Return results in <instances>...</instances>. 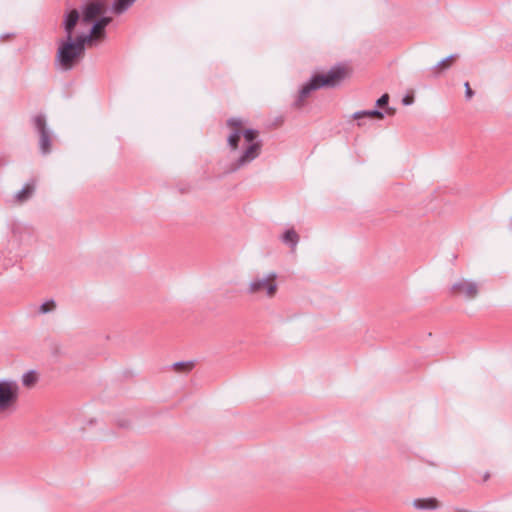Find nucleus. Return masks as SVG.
<instances>
[{
	"mask_svg": "<svg viewBox=\"0 0 512 512\" xmlns=\"http://www.w3.org/2000/svg\"><path fill=\"white\" fill-rule=\"evenodd\" d=\"M346 77V69L342 65L333 66L327 73L315 74L299 90L294 105L300 108L310 93L320 88H334L341 84Z\"/></svg>",
	"mask_w": 512,
	"mask_h": 512,
	"instance_id": "1",
	"label": "nucleus"
},
{
	"mask_svg": "<svg viewBox=\"0 0 512 512\" xmlns=\"http://www.w3.org/2000/svg\"><path fill=\"white\" fill-rule=\"evenodd\" d=\"M138 0H112L107 8L103 0H91L81 8V21L83 23H91L97 17L102 16L107 10L115 15L121 16L128 12Z\"/></svg>",
	"mask_w": 512,
	"mask_h": 512,
	"instance_id": "2",
	"label": "nucleus"
},
{
	"mask_svg": "<svg viewBox=\"0 0 512 512\" xmlns=\"http://www.w3.org/2000/svg\"><path fill=\"white\" fill-rule=\"evenodd\" d=\"M258 134V131L252 128L241 129V135L244 138L246 146L242 153L230 163L228 172H236L259 157L262 149V141L258 139Z\"/></svg>",
	"mask_w": 512,
	"mask_h": 512,
	"instance_id": "3",
	"label": "nucleus"
},
{
	"mask_svg": "<svg viewBox=\"0 0 512 512\" xmlns=\"http://www.w3.org/2000/svg\"><path fill=\"white\" fill-rule=\"evenodd\" d=\"M84 53L72 42V39L65 38L59 42L56 63L61 70L69 71L74 68Z\"/></svg>",
	"mask_w": 512,
	"mask_h": 512,
	"instance_id": "4",
	"label": "nucleus"
},
{
	"mask_svg": "<svg viewBox=\"0 0 512 512\" xmlns=\"http://www.w3.org/2000/svg\"><path fill=\"white\" fill-rule=\"evenodd\" d=\"M277 290V274L270 272L263 276L257 275L253 277L248 285L247 293L259 294L263 292L268 298H273Z\"/></svg>",
	"mask_w": 512,
	"mask_h": 512,
	"instance_id": "5",
	"label": "nucleus"
},
{
	"mask_svg": "<svg viewBox=\"0 0 512 512\" xmlns=\"http://www.w3.org/2000/svg\"><path fill=\"white\" fill-rule=\"evenodd\" d=\"M31 123L39 136V149L41 154L47 155L51 152L53 133L48 127L46 115L39 113L31 117Z\"/></svg>",
	"mask_w": 512,
	"mask_h": 512,
	"instance_id": "6",
	"label": "nucleus"
},
{
	"mask_svg": "<svg viewBox=\"0 0 512 512\" xmlns=\"http://www.w3.org/2000/svg\"><path fill=\"white\" fill-rule=\"evenodd\" d=\"M19 385L12 380H0V411L11 407L18 399Z\"/></svg>",
	"mask_w": 512,
	"mask_h": 512,
	"instance_id": "7",
	"label": "nucleus"
},
{
	"mask_svg": "<svg viewBox=\"0 0 512 512\" xmlns=\"http://www.w3.org/2000/svg\"><path fill=\"white\" fill-rule=\"evenodd\" d=\"M36 191V181L34 179L29 180L23 186V188L14 194L12 203L21 205L30 200Z\"/></svg>",
	"mask_w": 512,
	"mask_h": 512,
	"instance_id": "8",
	"label": "nucleus"
},
{
	"mask_svg": "<svg viewBox=\"0 0 512 512\" xmlns=\"http://www.w3.org/2000/svg\"><path fill=\"white\" fill-rule=\"evenodd\" d=\"M455 293L463 294L466 298L473 299L478 294V286L475 282L468 280H459L452 285Z\"/></svg>",
	"mask_w": 512,
	"mask_h": 512,
	"instance_id": "9",
	"label": "nucleus"
},
{
	"mask_svg": "<svg viewBox=\"0 0 512 512\" xmlns=\"http://www.w3.org/2000/svg\"><path fill=\"white\" fill-rule=\"evenodd\" d=\"M412 506L418 511H436L442 507V503L436 497L416 498Z\"/></svg>",
	"mask_w": 512,
	"mask_h": 512,
	"instance_id": "10",
	"label": "nucleus"
},
{
	"mask_svg": "<svg viewBox=\"0 0 512 512\" xmlns=\"http://www.w3.org/2000/svg\"><path fill=\"white\" fill-rule=\"evenodd\" d=\"M79 20H80V15H79L78 10H76V9H72L65 14L64 20H63V28L66 33L65 38L72 39V35L74 32L75 26L77 25Z\"/></svg>",
	"mask_w": 512,
	"mask_h": 512,
	"instance_id": "11",
	"label": "nucleus"
},
{
	"mask_svg": "<svg viewBox=\"0 0 512 512\" xmlns=\"http://www.w3.org/2000/svg\"><path fill=\"white\" fill-rule=\"evenodd\" d=\"M112 17L110 16H100L96 20L92 21L91 31L92 34H95L99 40L105 38V28L112 22Z\"/></svg>",
	"mask_w": 512,
	"mask_h": 512,
	"instance_id": "12",
	"label": "nucleus"
},
{
	"mask_svg": "<svg viewBox=\"0 0 512 512\" xmlns=\"http://www.w3.org/2000/svg\"><path fill=\"white\" fill-rule=\"evenodd\" d=\"M98 37L95 34H92L90 30L88 34H80L75 38L72 36V42L84 53L86 45H92L96 41H98Z\"/></svg>",
	"mask_w": 512,
	"mask_h": 512,
	"instance_id": "13",
	"label": "nucleus"
},
{
	"mask_svg": "<svg viewBox=\"0 0 512 512\" xmlns=\"http://www.w3.org/2000/svg\"><path fill=\"white\" fill-rule=\"evenodd\" d=\"M241 129H234L227 137V144L231 152H235L239 148V142L241 140Z\"/></svg>",
	"mask_w": 512,
	"mask_h": 512,
	"instance_id": "14",
	"label": "nucleus"
},
{
	"mask_svg": "<svg viewBox=\"0 0 512 512\" xmlns=\"http://www.w3.org/2000/svg\"><path fill=\"white\" fill-rule=\"evenodd\" d=\"M281 240L294 250L299 242V235L294 229H288L283 233Z\"/></svg>",
	"mask_w": 512,
	"mask_h": 512,
	"instance_id": "15",
	"label": "nucleus"
},
{
	"mask_svg": "<svg viewBox=\"0 0 512 512\" xmlns=\"http://www.w3.org/2000/svg\"><path fill=\"white\" fill-rule=\"evenodd\" d=\"M352 117L356 120H360L364 117H375V118H378V119H383L384 118V113L378 109H372V110H362V111H357L355 112Z\"/></svg>",
	"mask_w": 512,
	"mask_h": 512,
	"instance_id": "16",
	"label": "nucleus"
},
{
	"mask_svg": "<svg viewBox=\"0 0 512 512\" xmlns=\"http://www.w3.org/2000/svg\"><path fill=\"white\" fill-rule=\"evenodd\" d=\"M38 380L37 373L34 370H29L25 372L22 376V384L25 387H32L36 384Z\"/></svg>",
	"mask_w": 512,
	"mask_h": 512,
	"instance_id": "17",
	"label": "nucleus"
},
{
	"mask_svg": "<svg viewBox=\"0 0 512 512\" xmlns=\"http://www.w3.org/2000/svg\"><path fill=\"white\" fill-rule=\"evenodd\" d=\"M456 57V55H450L444 59H442L440 62H438L433 68H432V73L434 76H438L439 75V70L440 69H446L448 68V62L451 61L452 59H454Z\"/></svg>",
	"mask_w": 512,
	"mask_h": 512,
	"instance_id": "18",
	"label": "nucleus"
},
{
	"mask_svg": "<svg viewBox=\"0 0 512 512\" xmlns=\"http://www.w3.org/2000/svg\"><path fill=\"white\" fill-rule=\"evenodd\" d=\"M49 350H50L51 354L55 357H59V356L63 355L62 345L60 344V342H58L56 340H50Z\"/></svg>",
	"mask_w": 512,
	"mask_h": 512,
	"instance_id": "19",
	"label": "nucleus"
},
{
	"mask_svg": "<svg viewBox=\"0 0 512 512\" xmlns=\"http://www.w3.org/2000/svg\"><path fill=\"white\" fill-rule=\"evenodd\" d=\"M172 367L178 371V372H182V371H190L193 367H194V363L192 361H180V362H176L172 365Z\"/></svg>",
	"mask_w": 512,
	"mask_h": 512,
	"instance_id": "20",
	"label": "nucleus"
},
{
	"mask_svg": "<svg viewBox=\"0 0 512 512\" xmlns=\"http://www.w3.org/2000/svg\"><path fill=\"white\" fill-rule=\"evenodd\" d=\"M56 307L55 301L53 299L47 300L46 302L42 303L39 307V313L40 314H47L51 311H53Z\"/></svg>",
	"mask_w": 512,
	"mask_h": 512,
	"instance_id": "21",
	"label": "nucleus"
},
{
	"mask_svg": "<svg viewBox=\"0 0 512 512\" xmlns=\"http://www.w3.org/2000/svg\"><path fill=\"white\" fill-rule=\"evenodd\" d=\"M227 126L234 129H242L243 121L241 118L238 117H231L226 122Z\"/></svg>",
	"mask_w": 512,
	"mask_h": 512,
	"instance_id": "22",
	"label": "nucleus"
},
{
	"mask_svg": "<svg viewBox=\"0 0 512 512\" xmlns=\"http://www.w3.org/2000/svg\"><path fill=\"white\" fill-rule=\"evenodd\" d=\"M388 102H389V95L387 93H385L376 101V106L382 108V107L387 106Z\"/></svg>",
	"mask_w": 512,
	"mask_h": 512,
	"instance_id": "23",
	"label": "nucleus"
},
{
	"mask_svg": "<svg viewBox=\"0 0 512 512\" xmlns=\"http://www.w3.org/2000/svg\"><path fill=\"white\" fill-rule=\"evenodd\" d=\"M464 87H465V97L467 100H470L474 95V91L471 89L468 82L464 83Z\"/></svg>",
	"mask_w": 512,
	"mask_h": 512,
	"instance_id": "24",
	"label": "nucleus"
},
{
	"mask_svg": "<svg viewBox=\"0 0 512 512\" xmlns=\"http://www.w3.org/2000/svg\"><path fill=\"white\" fill-rule=\"evenodd\" d=\"M414 102L413 96L406 95L402 98V104L405 106L411 105Z\"/></svg>",
	"mask_w": 512,
	"mask_h": 512,
	"instance_id": "25",
	"label": "nucleus"
},
{
	"mask_svg": "<svg viewBox=\"0 0 512 512\" xmlns=\"http://www.w3.org/2000/svg\"><path fill=\"white\" fill-rule=\"evenodd\" d=\"M394 111H395V110H394L393 108H388V109H387V113H388V114H393V113H394Z\"/></svg>",
	"mask_w": 512,
	"mask_h": 512,
	"instance_id": "26",
	"label": "nucleus"
},
{
	"mask_svg": "<svg viewBox=\"0 0 512 512\" xmlns=\"http://www.w3.org/2000/svg\"><path fill=\"white\" fill-rule=\"evenodd\" d=\"M488 478H489V474H486L484 480H487Z\"/></svg>",
	"mask_w": 512,
	"mask_h": 512,
	"instance_id": "27",
	"label": "nucleus"
}]
</instances>
